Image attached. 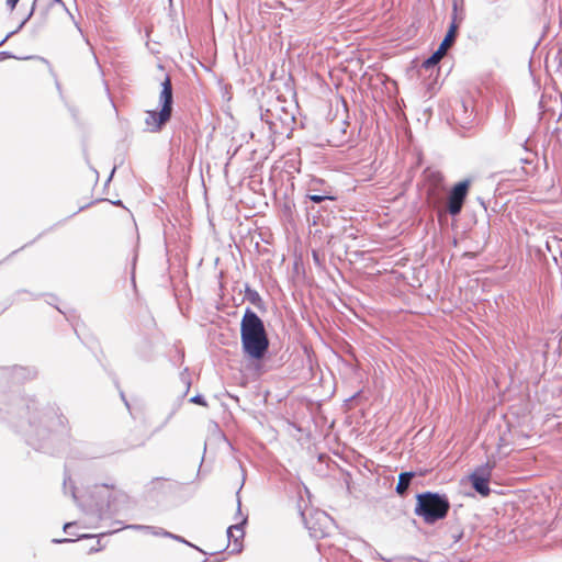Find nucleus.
I'll use <instances>...</instances> for the list:
<instances>
[{"label":"nucleus","mask_w":562,"mask_h":562,"mask_svg":"<svg viewBox=\"0 0 562 562\" xmlns=\"http://www.w3.org/2000/svg\"><path fill=\"white\" fill-rule=\"evenodd\" d=\"M8 415L26 419L16 426L36 450L49 451L50 445L68 434L67 419L55 404H42L34 397L15 398Z\"/></svg>","instance_id":"nucleus-1"},{"label":"nucleus","mask_w":562,"mask_h":562,"mask_svg":"<svg viewBox=\"0 0 562 562\" xmlns=\"http://www.w3.org/2000/svg\"><path fill=\"white\" fill-rule=\"evenodd\" d=\"M240 342L244 355L251 360H262L270 346L263 321L246 307L240 321Z\"/></svg>","instance_id":"nucleus-2"},{"label":"nucleus","mask_w":562,"mask_h":562,"mask_svg":"<svg viewBox=\"0 0 562 562\" xmlns=\"http://www.w3.org/2000/svg\"><path fill=\"white\" fill-rule=\"evenodd\" d=\"M91 503L86 513L97 520L111 518L120 513L119 503L127 501V495L116 491L114 485H95L90 494Z\"/></svg>","instance_id":"nucleus-3"},{"label":"nucleus","mask_w":562,"mask_h":562,"mask_svg":"<svg viewBox=\"0 0 562 562\" xmlns=\"http://www.w3.org/2000/svg\"><path fill=\"white\" fill-rule=\"evenodd\" d=\"M260 120L268 126V139L271 143L276 142L277 136L286 135L289 137L294 130L295 116L293 112L286 110L280 100L261 111Z\"/></svg>","instance_id":"nucleus-4"},{"label":"nucleus","mask_w":562,"mask_h":562,"mask_svg":"<svg viewBox=\"0 0 562 562\" xmlns=\"http://www.w3.org/2000/svg\"><path fill=\"white\" fill-rule=\"evenodd\" d=\"M449 509L450 502L446 494L427 491L416 495L414 513L428 525L446 518Z\"/></svg>","instance_id":"nucleus-5"},{"label":"nucleus","mask_w":562,"mask_h":562,"mask_svg":"<svg viewBox=\"0 0 562 562\" xmlns=\"http://www.w3.org/2000/svg\"><path fill=\"white\" fill-rule=\"evenodd\" d=\"M426 190V202L428 206L437 210L441 215V209L445 203L447 187L445 176L435 168H426L423 172Z\"/></svg>","instance_id":"nucleus-6"},{"label":"nucleus","mask_w":562,"mask_h":562,"mask_svg":"<svg viewBox=\"0 0 562 562\" xmlns=\"http://www.w3.org/2000/svg\"><path fill=\"white\" fill-rule=\"evenodd\" d=\"M301 517L310 536L315 539L329 537L335 529L334 519L324 510L310 509L301 512Z\"/></svg>","instance_id":"nucleus-7"},{"label":"nucleus","mask_w":562,"mask_h":562,"mask_svg":"<svg viewBox=\"0 0 562 562\" xmlns=\"http://www.w3.org/2000/svg\"><path fill=\"white\" fill-rule=\"evenodd\" d=\"M470 187V179H464L453 184L449 192L446 193V204L443 203L442 205L441 214L448 213L452 217L460 215L469 195Z\"/></svg>","instance_id":"nucleus-8"},{"label":"nucleus","mask_w":562,"mask_h":562,"mask_svg":"<svg viewBox=\"0 0 562 562\" xmlns=\"http://www.w3.org/2000/svg\"><path fill=\"white\" fill-rule=\"evenodd\" d=\"M56 8H60L67 11V8L61 0L33 1V9H36V20H38V26H43L47 22L49 12Z\"/></svg>","instance_id":"nucleus-9"},{"label":"nucleus","mask_w":562,"mask_h":562,"mask_svg":"<svg viewBox=\"0 0 562 562\" xmlns=\"http://www.w3.org/2000/svg\"><path fill=\"white\" fill-rule=\"evenodd\" d=\"M171 113L166 112L164 114V110L160 111L149 110L146 111L145 124L147 126V131L151 133H157L162 130V127L170 121Z\"/></svg>","instance_id":"nucleus-10"},{"label":"nucleus","mask_w":562,"mask_h":562,"mask_svg":"<svg viewBox=\"0 0 562 562\" xmlns=\"http://www.w3.org/2000/svg\"><path fill=\"white\" fill-rule=\"evenodd\" d=\"M159 103L161 105V110H164V114H166V112H170L172 114V106H173L172 83H171V79L168 75L165 77L164 81L161 82Z\"/></svg>","instance_id":"nucleus-11"},{"label":"nucleus","mask_w":562,"mask_h":562,"mask_svg":"<svg viewBox=\"0 0 562 562\" xmlns=\"http://www.w3.org/2000/svg\"><path fill=\"white\" fill-rule=\"evenodd\" d=\"M248 517L245 516L243 519L227 528V539L228 541H234V549L232 552H239L241 550V544L239 543V540H241L245 536L244 527L247 524Z\"/></svg>","instance_id":"nucleus-12"},{"label":"nucleus","mask_w":562,"mask_h":562,"mask_svg":"<svg viewBox=\"0 0 562 562\" xmlns=\"http://www.w3.org/2000/svg\"><path fill=\"white\" fill-rule=\"evenodd\" d=\"M321 183V180L313 181L308 187V193L306 198L314 202V203H322L324 201H335L336 196L333 195L330 189H325L323 192H318V190L315 188V184Z\"/></svg>","instance_id":"nucleus-13"},{"label":"nucleus","mask_w":562,"mask_h":562,"mask_svg":"<svg viewBox=\"0 0 562 562\" xmlns=\"http://www.w3.org/2000/svg\"><path fill=\"white\" fill-rule=\"evenodd\" d=\"M12 380L16 383H21L27 380H32L36 376L37 371L34 368L14 366L10 370Z\"/></svg>","instance_id":"nucleus-14"},{"label":"nucleus","mask_w":562,"mask_h":562,"mask_svg":"<svg viewBox=\"0 0 562 562\" xmlns=\"http://www.w3.org/2000/svg\"><path fill=\"white\" fill-rule=\"evenodd\" d=\"M459 23L456 22V16L452 18L449 29L440 43L441 50H446L453 45L458 35Z\"/></svg>","instance_id":"nucleus-15"},{"label":"nucleus","mask_w":562,"mask_h":562,"mask_svg":"<svg viewBox=\"0 0 562 562\" xmlns=\"http://www.w3.org/2000/svg\"><path fill=\"white\" fill-rule=\"evenodd\" d=\"M470 482L473 487V490L479 493L481 496H488L491 493L490 488V481L487 479L479 477V476H471L470 475Z\"/></svg>","instance_id":"nucleus-16"},{"label":"nucleus","mask_w":562,"mask_h":562,"mask_svg":"<svg viewBox=\"0 0 562 562\" xmlns=\"http://www.w3.org/2000/svg\"><path fill=\"white\" fill-rule=\"evenodd\" d=\"M414 476H415L414 472H402L398 475V482L395 487V491L398 495L404 496L407 493L408 487H409Z\"/></svg>","instance_id":"nucleus-17"},{"label":"nucleus","mask_w":562,"mask_h":562,"mask_svg":"<svg viewBox=\"0 0 562 562\" xmlns=\"http://www.w3.org/2000/svg\"><path fill=\"white\" fill-rule=\"evenodd\" d=\"M496 465L495 461H487L484 464H481L474 469V471L471 473V476H479L483 479L491 480L492 472Z\"/></svg>","instance_id":"nucleus-18"},{"label":"nucleus","mask_w":562,"mask_h":562,"mask_svg":"<svg viewBox=\"0 0 562 562\" xmlns=\"http://www.w3.org/2000/svg\"><path fill=\"white\" fill-rule=\"evenodd\" d=\"M126 528L134 529V530H146V531H149L154 536H161V537L170 538V539H172V537H173V533H171L162 528H157V527H153V526L128 525Z\"/></svg>","instance_id":"nucleus-19"},{"label":"nucleus","mask_w":562,"mask_h":562,"mask_svg":"<svg viewBox=\"0 0 562 562\" xmlns=\"http://www.w3.org/2000/svg\"><path fill=\"white\" fill-rule=\"evenodd\" d=\"M245 297L247 301H249L252 305H255L259 310L265 308V302L258 291L255 289H251L248 284L245 285Z\"/></svg>","instance_id":"nucleus-20"},{"label":"nucleus","mask_w":562,"mask_h":562,"mask_svg":"<svg viewBox=\"0 0 562 562\" xmlns=\"http://www.w3.org/2000/svg\"><path fill=\"white\" fill-rule=\"evenodd\" d=\"M446 50H441V47L439 46L438 49L427 59L424 60L423 67L425 69H430L431 67L436 66L440 59L446 55Z\"/></svg>","instance_id":"nucleus-21"},{"label":"nucleus","mask_w":562,"mask_h":562,"mask_svg":"<svg viewBox=\"0 0 562 562\" xmlns=\"http://www.w3.org/2000/svg\"><path fill=\"white\" fill-rule=\"evenodd\" d=\"M36 14V9H33V7L31 8L29 14L25 15V18L21 21V23L19 24V26L14 30V31H11L10 33H8L5 35V37L3 40L0 41V46L3 45L12 35L16 34L18 32H20L22 30V27L30 21V19Z\"/></svg>","instance_id":"nucleus-22"},{"label":"nucleus","mask_w":562,"mask_h":562,"mask_svg":"<svg viewBox=\"0 0 562 562\" xmlns=\"http://www.w3.org/2000/svg\"><path fill=\"white\" fill-rule=\"evenodd\" d=\"M36 14V9H33V7L31 8L29 14L25 15V18L21 21V23L19 24V26L14 30V31H11L10 33H8L5 35V37L3 40L0 41V46L3 45L12 35L16 34L18 32H20L22 30V27L30 21V19Z\"/></svg>","instance_id":"nucleus-23"},{"label":"nucleus","mask_w":562,"mask_h":562,"mask_svg":"<svg viewBox=\"0 0 562 562\" xmlns=\"http://www.w3.org/2000/svg\"><path fill=\"white\" fill-rule=\"evenodd\" d=\"M462 4H463V0H452V16H451V19L453 16H456V22H458L459 24L464 19V11H463Z\"/></svg>","instance_id":"nucleus-24"},{"label":"nucleus","mask_w":562,"mask_h":562,"mask_svg":"<svg viewBox=\"0 0 562 562\" xmlns=\"http://www.w3.org/2000/svg\"><path fill=\"white\" fill-rule=\"evenodd\" d=\"M459 111L462 112V123H468L472 115V110L469 111L468 105L464 101L459 102L458 108L454 109V115L460 116Z\"/></svg>","instance_id":"nucleus-25"},{"label":"nucleus","mask_w":562,"mask_h":562,"mask_svg":"<svg viewBox=\"0 0 562 562\" xmlns=\"http://www.w3.org/2000/svg\"><path fill=\"white\" fill-rule=\"evenodd\" d=\"M64 493L65 494H70V496L77 501V495H76V487L71 481V477L70 476H65L64 477Z\"/></svg>","instance_id":"nucleus-26"},{"label":"nucleus","mask_w":562,"mask_h":562,"mask_svg":"<svg viewBox=\"0 0 562 562\" xmlns=\"http://www.w3.org/2000/svg\"><path fill=\"white\" fill-rule=\"evenodd\" d=\"M22 295H30L32 300H36L40 296L37 294H33V293L29 292L27 290H18L12 295L11 304L13 302H16V301L21 300Z\"/></svg>","instance_id":"nucleus-27"},{"label":"nucleus","mask_w":562,"mask_h":562,"mask_svg":"<svg viewBox=\"0 0 562 562\" xmlns=\"http://www.w3.org/2000/svg\"><path fill=\"white\" fill-rule=\"evenodd\" d=\"M173 540L178 541V542H181L188 547H191L195 550H198L199 552L203 553V554H206V552L204 550H202L201 548H199L198 546L191 543L190 541L186 540L183 537L179 536V535H175L173 533V537H172Z\"/></svg>","instance_id":"nucleus-28"},{"label":"nucleus","mask_w":562,"mask_h":562,"mask_svg":"<svg viewBox=\"0 0 562 562\" xmlns=\"http://www.w3.org/2000/svg\"><path fill=\"white\" fill-rule=\"evenodd\" d=\"M189 402L193 403V404H196V405H201V406H207V403H206L205 398L201 394H196V395L192 396L189 400Z\"/></svg>","instance_id":"nucleus-29"},{"label":"nucleus","mask_w":562,"mask_h":562,"mask_svg":"<svg viewBox=\"0 0 562 562\" xmlns=\"http://www.w3.org/2000/svg\"><path fill=\"white\" fill-rule=\"evenodd\" d=\"M463 537V531L457 528L456 530H452L450 533V538L452 540V543H457L461 540Z\"/></svg>","instance_id":"nucleus-30"},{"label":"nucleus","mask_w":562,"mask_h":562,"mask_svg":"<svg viewBox=\"0 0 562 562\" xmlns=\"http://www.w3.org/2000/svg\"><path fill=\"white\" fill-rule=\"evenodd\" d=\"M137 258H138L137 249H134V254H133L132 262H131V266H132L131 277H132L133 281L135 278V268H136Z\"/></svg>","instance_id":"nucleus-31"},{"label":"nucleus","mask_w":562,"mask_h":562,"mask_svg":"<svg viewBox=\"0 0 562 562\" xmlns=\"http://www.w3.org/2000/svg\"><path fill=\"white\" fill-rule=\"evenodd\" d=\"M246 515H243L241 513V502H240V498H239V491L237 492V512H236V518L240 517V520L243 519V517H245Z\"/></svg>","instance_id":"nucleus-32"},{"label":"nucleus","mask_w":562,"mask_h":562,"mask_svg":"<svg viewBox=\"0 0 562 562\" xmlns=\"http://www.w3.org/2000/svg\"><path fill=\"white\" fill-rule=\"evenodd\" d=\"M181 379L183 380V382L186 383V391L183 392L182 394V397L187 395L189 389H190V381L188 379L184 378V373H181Z\"/></svg>","instance_id":"nucleus-33"},{"label":"nucleus","mask_w":562,"mask_h":562,"mask_svg":"<svg viewBox=\"0 0 562 562\" xmlns=\"http://www.w3.org/2000/svg\"><path fill=\"white\" fill-rule=\"evenodd\" d=\"M20 0H7V7L13 11Z\"/></svg>","instance_id":"nucleus-34"},{"label":"nucleus","mask_w":562,"mask_h":562,"mask_svg":"<svg viewBox=\"0 0 562 562\" xmlns=\"http://www.w3.org/2000/svg\"><path fill=\"white\" fill-rule=\"evenodd\" d=\"M75 525H76L75 522H66V524L64 525V528H63V529H64V531H65V532H69V530H70Z\"/></svg>","instance_id":"nucleus-35"},{"label":"nucleus","mask_w":562,"mask_h":562,"mask_svg":"<svg viewBox=\"0 0 562 562\" xmlns=\"http://www.w3.org/2000/svg\"><path fill=\"white\" fill-rule=\"evenodd\" d=\"M75 541L74 539H69V538H64V539H54V542L56 543H66V542H72Z\"/></svg>","instance_id":"nucleus-36"},{"label":"nucleus","mask_w":562,"mask_h":562,"mask_svg":"<svg viewBox=\"0 0 562 562\" xmlns=\"http://www.w3.org/2000/svg\"><path fill=\"white\" fill-rule=\"evenodd\" d=\"M115 525H116L117 527H116L113 531H108V535H111V532H115V531H119V530H121V529H124V528H123L124 526L122 525V522H121V521H115Z\"/></svg>","instance_id":"nucleus-37"},{"label":"nucleus","mask_w":562,"mask_h":562,"mask_svg":"<svg viewBox=\"0 0 562 562\" xmlns=\"http://www.w3.org/2000/svg\"><path fill=\"white\" fill-rule=\"evenodd\" d=\"M120 395H121V398L123 400L124 404L126 405V407L130 408V404L125 397V394L121 391Z\"/></svg>","instance_id":"nucleus-38"},{"label":"nucleus","mask_w":562,"mask_h":562,"mask_svg":"<svg viewBox=\"0 0 562 562\" xmlns=\"http://www.w3.org/2000/svg\"><path fill=\"white\" fill-rule=\"evenodd\" d=\"M91 538H94V536H92V535H80V536H78V539H91Z\"/></svg>","instance_id":"nucleus-39"},{"label":"nucleus","mask_w":562,"mask_h":562,"mask_svg":"<svg viewBox=\"0 0 562 562\" xmlns=\"http://www.w3.org/2000/svg\"><path fill=\"white\" fill-rule=\"evenodd\" d=\"M100 550H101V549H100V548H98V547H91V548H89V549H88V552H89V553H94V552H98V551H100Z\"/></svg>","instance_id":"nucleus-40"},{"label":"nucleus","mask_w":562,"mask_h":562,"mask_svg":"<svg viewBox=\"0 0 562 562\" xmlns=\"http://www.w3.org/2000/svg\"><path fill=\"white\" fill-rule=\"evenodd\" d=\"M313 259L317 265H319V258L316 251L313 252Z\"/></svg>","instance_id":"nucleus-41"},{"label":"nucleus","mask_w":562,"mask_h":562,"mask_svg":"<svg viewBox=\"0 0 562 562\" xmlns=\"http://www.w3.org/2000/svg\"><path fill=\"white\" fill-rule=\"evenodd\" d=\"M1 57H11V54L8 52H0Z\"/></svg>","instance_id":"nucleus-42"},{"label":"nucleus","mask_w":562,"mask_h":562,"mask_svg":"<svg viewBox=\"0 0 562 562\" xmlns=\"http://www.w3.org/2000/svg\"><path fill=\"white\" fill-rule=\"evenodd\" d=\"M379 557H380V559H381L382 561H385V562H393V561H395V559H385V558H383V557H381V555H379Z\"/></svg>","instance_id":"nucleus-43"},{"label":"nucleus","mask_w":562,"mask_h":562,"mask_svg":"<svg viewBox=\"0 0 562 562\" xmlns=\"http://www.w3.org/2000/svg\"><path fill=\"white\" fill-rule=\"evenodd\" d=\"M114 172H115V167L112 169L111 175H110V177H109L108 181H110V180L112 179V177H113Z\"/></svg>","instance_id":"nucleus-44"},{"label":"nucleus","mask_w":562,"mask_h":562,"mask_svg":"<svg viewBox=\"0 0 562 562\" xmlns=\"http://www.w3.org/2000/svg\"><path fill=\"white\" fill-rule=\"evenodd\" d=\"M142 357H143L144 359L148 360V359L150 358V355H149V353H148V355L146 353V355H143Z\"/></svg>","instance_id":"nucleus-45"},{"label":"nucleus","mask_w":562,"mask_h":562,"mask_svg":"<svg viewBox=\"0 0 562 562\" xmlns=\"http://www.w3.org/2000/svg\"><path fill=\"white\" fill-rule=\"evenodd\" d=\"M202 562H209V560H207V559H204Z\"/></svg>","instance_id":"nucleus-46"}]
</instances>
